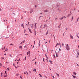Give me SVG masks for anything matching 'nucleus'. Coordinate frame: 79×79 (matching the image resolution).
I'll return each instance as SVG.
<instances>
[{"label":"nucleus","instance_id":"nucleus-15","mask_svg":"<svg viewBox=\"0 0 79 79\" xmlns=\"http://www.w3.org/2000/svg\"><path fill=\"white\" fill-rule=\"evenodd\" d=\"M33 25H34V24H31V28H32V27H33Z\"/></svg>","mask_w":79,"mask_h":79},{"label":"nucleus","instance_id":"nucleus-61","mask_svg":"<svg viewBox=\"0 0 79 79\" xmlns=\"http://www.w3.org/2000/svg\"><path fill=\"white\" fill-rule=\"evenodd\" d=\"M2 59H4V58H5V57H2Z\"/></svg>","mask_w":79,"mask_h":79},{"label":"nucleus","instance_id":"nucleus-46","mask_svg":"<svg viewBox=\"0 0 79 79\" xmlns=\"http://www.w3.org/2000/svg\"><path fill=\"white\" fill-rule=\"evenodd\" d=\"M13 66H15V64H13Z\"/></svg>","mask_w":79,"mask_h":79},{"label":"nucleus","instance_id":"nucleus-52","mask_svg":"<svg viewBox=\"0 0 79 79\" xmlns=\"http://www.w3.org/2000/svg\"><path fill=\"white\" fill-rule=\"evenodd\" d=\"M35 64H37V63L36 62H35Z\"/></svg>","mask_w":79,"mask_h":79},{"label":"nucleus","instance_id":"nucleus-57","mask_svg":"<svg viewBox=\"0 0 79 79\" xmlns=\"http://www.w3.org/2000/svg\"><path fill=\"white\" fill-rule=\"evenodd\" d=\"M59 45H61V44H60V43H59Z\"/></svg>","mask_w":79,"mask_h":79},{"label":"nucleus","instance_id":"nucleus-54","mask_svg":"<svg viewBox=\"0 0 79 79\" xmlns=\"http://www.w3.org/2000/svg\"><path fill=\"white\" fill-rule=\"evenodd\" d=\"M46 57H47V54H45Z\"/></svg>","mask_w":79,"mask_h":79},{"label":"nucleus","instance_id":"nucleus-53","mask_svg":"<svg viewBox=\"0 0 79 79\" xmlns=\"http://www.w3.org/2000/svg\"><path fill=\"white\" fill-rule=\"evenodd\" d=\"M58 28H59V29H60V26H59Z\"/></svg>","mask_w":79,"mask_h":79},{"label":"nucleus","instance_id":"nucleus-23","mask_svg":"<svg viewBox=\"0 0 79 79\" xmlns=\"http://www.w3.org/2000/svg\"><path fill=\"white\" fill-rule=\"evenodd\" d=\"M63 19V17H62V18H60L59 19L61 20V19Z\"/></svg>","mask_w":79,"mask_h":79},{"label":"nucleus","instance_id":"nucleus-5","mask_svg":"<svg viewBox=\"0 0 79 79\" xmlns=\"http://www.w3.org/2000/svg\"><path fill=\"white\" fill-rule=\"evenodd\" d=\"M55 52L56 53V57H58V56L57 55V53H56V51H55Z\"/></svg>","mask_w":79,"mask_h":79},{"label":"nucleus","instance_id":"nucleus-29","mask_svg":"<svg viewBox=\"0 0 79 79\" xmlns=\"http://www.w3.org/2000/svg\"><path fill=\"white\" fill-rule=\"evenodd\" d=\"M79 17L77 19V21L78 22H79Z\"/></svg>","mask_w":79,"mask_h":79},{"label":"nucleus","instance_id":"nucleus-2","mask_svg":"<svg viewBox=\"0 0 79 79\" xmlns=\"http://www.w3.org/2000/svg\"><path fill=\"white\" fill-rule=\"evenodd\" d=\"M4 77H7V73H6V74H4L3 75Z\"/></svg>","mask_w":79,"mask_h":79},{"label":"nucleus","instance_id":"nucleus-11","mask_svg":"<svg viewBox=\"0 0 79 79\" xmlns=\"http://www.w3.org/2000/svg\"><path fill=\"white\" fill-rule=\"evenodd\" d=\"M72 76L73 77H74V78H76V77H76V76H74L73 75Z\"/></svg>","mask_w":79,"mask_h":79},{"label":"nucleus","instance_id":"nucleus-32","mask_svg":"<svg viewBox=\"0 0 79 79\" xmlns=\"http://www.w3.org/2000/svg\"><path fill=\"white\" fill-rule=\"evenodd\" d=\"M34 45H35V41H34Z\"/></svg>","mask_w":79,"mask_h":79},{"label":"nucleus","instance_id":"nucleus-24","mask_svg":"<svg viewBox=\"0 0 79 79\" xmlns=\"http://www.w3.org/2000/svg\"><path fill=\"white\" fill-rule=\"evenodd\" d=\"M32 12H33V10H31L30 12V13H32Z\"/></svg>","mask_w":79,"mask_h":79},{"label":"nucleus","instance_id":"nucleus-44","mask_svg":"<svg viewBox=\"0 0 79 79\" xmlns=\"http://www.w3.org/2000/svg\"><path fill=\"white\" fill-rule=\"evenodd\" d=\"M43 61H44V62L45 61L44 60V58H43Z\"/></svg>","mask_w":79,"mask_h":79},{"label":"nucleus","instance_id":"nucleus-7","mask_svg":"<svg viewBox=\"0 0 79 79\" xmlns=\"http://www.w3.org/2000/svg\"><path fill=\"white\" fill-rule=\"evenodd\" d=\"M28 54H30V51H28L27 52V55H28Z\"/></svg>","mask_w":79,"mask_h":79},{"label":"nucleus","instance_id":"nucleus-25","mask_svg":"<svg viewBox=\"0 0 79 79\" xmlns=\"http://www.w3.org/2000/svg\"><path fill=\"white\" fill-rule=\"evenodd\" d=\"M5 48V47H4V48H2V50H4Z\"/></svg>","mask_w":79,"mask_h":79},{"label":"nucleus","instance_id":"nucleus-47","mask_svg":"<svg viewBox=\"0 0 79 79\" xmlns=\"http://www.w3.org/2000/svg\"><path fill=\"white\" fill-rule=\"evenodd\" d=\"M26 73H27V74L28 75V73H27V72H26Z\"/></svg>","mask_w":79,"mask_h":79},{"label":"nucleus","instance_id":"nucleus-33","mask_svg":"<svg viewBox=\"0 0 79 79\" xmlns=\"http://www.w3.org/2000/svg\"><path fill=\"white\" fill-rule=\"evenodd\" d=\"M25 35H28V34H25Z\"/></svg>","mask_w":79,"mask_h":79},{"label":"nucleus","instance_id":"nucleus-62","mask_svg":"<svg viewBox=\"0 0 79 79\" xmlns=\"http://www.w3.org/2000/svg\"><path fill=\"white\" fill-rule=\"evenodd\" d=\"M17 64H18V62H17Z\"/></svg>","mask_w":79,"mask_h":79},{"label":"nucleus","instance_id":"nucleus-45","mask_svg":"<svg viewBox=\"0 0 79 79\" xmlns=\"http://www.w3.org/2000/svg\"><path fill=\"white\" fill-rule=\"evenodd\" d=\"M40 44L39 43V47H40Z\"/></svg>","mask_w":79,"mask_h":79},{"label":"nucleus","instance_id":"nucleus-6","mask_svg":"<svg viewBox=\"0 0 79 79\" xmlns=\"http://www.w3.org/2000/svg\"><path fill=\"white\" fill-rule=\"evenodd\" d=\"M28 29L29 30V31H30V33H32V31H31V30L29 28H28Z\"/></svg>","mask_w":79,"mask_h":79},{"label":"nucleus","instance_id":"nucleus-31","mask_svg":"<svg viewBox=\"0 0 79 79\" xmlns=\"http://www.w3.org/2000/svg\"><path fill=\"white\" fill-rule=\"evenodd\" d=\"M7 71H9V68H7Z\"/></svg>","mask_w":79,"mask_h":79},{"label":"nucleus","instance_id":"nucleus-1","mask_svg":"<svg viewBox=\"0 0 79 79\" xmlns=\"http://www.w3.org/2000/svg\"><path fill=\"white\" fill-rule=\"evenodd\" d=\"M66 49L67 50H69V45L68 44H67L66 46Z\"/></svg>","mask_w":79,"mask_h":79},{"label":"nucleus","instance_id":"nucleus-10","mask_svg":"<svg viewBox=\"0 0 79 79\" xmlns=\"http://www.w3.org/2000/svg\"><path fill=\"white\" fill-rule=\"evenodd\" d=\"M44 12H48V10H44Z\"/></svg>","mask_w":79,"mask_h":79},{"label":"nucleus","instance_id":"nucleus-8","mask_svg":"<svg viewBox=\"0 0 79 79\" xmlns=\"http://www.w3.org/2000/svg\"><path fill=\"white\" fill-rule=\"evenodd\" d=\"M70 37L72 39H73V36L72 35H70Z\"/></svg>","mask_w":79,"mask_h":79},{"label":"nucleus","instance_id":"nucleus-60","mask_svg":"<svg viewBox=\"0 0 79 79\" xmlns=\"http://www.w3.org/2000/svg\"><path fill=\"white\" fill-rule=\"evenodd\" d=\"M35 8H36V7H37V6L36 5H35Z\"/></svg>","mask_w":79,"mask_h":79},{"label":"nucleus","instance_id":"nucleus-64","mask_svg":"<svg viewBox=\"0 0 79 79\" xmlns=\"http://www.w3.org/2000/svg\"><path fill=\"white\" fill-rule=\"evenodd\" d=\"M48 42H49V43H50V40H49V41H48Z\"/></svg>","mask_w":79,"mask_h":79},{"label":"nucleus","instance_id":"nucleus-59","mask_svg":"<svg viewBox=\"0 0 79 79\" xmlns=\"http://www.w3.org/2000/svg\"><path fill=\"white\" fill-rule=\"evenodd\" d=\"M64 18H66V16H64Z\"/></svg>","mask_w":79,"mask_h":79},{"label":"nucleus","instance_id":"nucleus-9","mask_svg":"<svg viewBox=\"0 0 79 79\" xmlns=\"http://www.w3.org/2000/svg\"><path fill=\"white\" fill-rule=\"evenodd\" d=\"M21 26H22V27H23V28L24 27V25H23V24H22L21 25Z\"/></svg>","mask_w":79,"mask_h":79},{"label":"nucleus","instance_id":"nucleus-55","mask_svg":"<svg viewBox=\"0 0 79 79\" xmlns=\"http://www.w3.org/2000/svg\"><path fill=\"white\" fill-rule=\"evenodd\" d=\"M24 74H26V73H25V72H24Z\"/></svg>","mask_w":79,"mask_h":79},{"label":"nucleus","instance_id":"nucleus-17","mask_svg":"<svg viewBox=\"0 0 79 79\" xmlns=\"http://www.w3.org/2000/svg\"><path fill=\"white\" fill-rule=\"evenodd\" d=\"M46 24H45V25H44V27L43 28L44 29V28H45V27H46Z\"/></svg>","mask_w":79,"mask_h":79},{"label":"nucleus","instance_id":"nucleus-4","mask_svg":"<svg viewBox=\"0 0 79 79\" xmlns=\"http://www.w3.org/2000/svg\"><path fill=\"white\" fill-rule=\"evenodd\" d=\"M37 25V23H35V28H36V25Z\"/></svg>","mask_w":79,"mask_h":79},{"label":"nucleus","instance_id":"nucleus-38","mask_svg":"<svg viewBox=\"0 0 79 79\" xmlns=\"http://www.w3.org/2000/svg\"><path fill=\"white\" fill-rule=\"evenodd\" d=\"M15 68H16V69H17V68H18V67H16V66H15Z\"/></svg>","mask_w":79,"mask_h":79},{"label":"nucleus","instance_id":"nucleus-22","mask_svg":"<svg viewBox=\"0 0 79 79\" xmlns=\"http://www.w3.org/2000/svg\"><path fill=\"white\" fill-rule=\"evenodd\" d=\"M56 75H57L59 77V76H60V75H59V74H58L57 73H56Z\"/></svg>","mask_w":79,"mask_h":79},{"label":"nucleus","instance_id":"nucleus-12","mask_svg":"<svg viewBox=\"0 0 79 79\" xmlns=\"http://www.w3.org/2000/svg\"><path fill=\"white\" fill-rule=\"evenodd\" d=\"M48 34V30L46 32V35H47Z\"/></svg>","mask_w":79,"mask_h":79},{"label":"nucleus","instance_id":"nucleus-34","mask_svg":"<svg viewBox=\"0 0 79 79\" xmlns=\"http://www.w3.org/2000/svg\"><path fill=\"white\" fill-rule=\"evenodd\" d=\"M0 66H2V63H0Z\"/></svg>","mask_w":79,"mask_h":79},{"label":"nucleus","instance_id":"nucleus-14","mask_svg":"<svg viewBox=\"0 0 79 79\" xmlns=\"http://www.w3.org/2000/svg\"><path fill=\"white\" fill-rule=\"evenodd\" d=\"M77 35L78 38H79V33H78V36L77 34Z\"/></svg>","mask_w":79,"mask_h":79},{"label":"nucleus","instance_id":"nucleus-56","mask_svg":"<svg viewBox=\"0 0 79 79\" xmlns=\"http://www.w3.org/2000/svg\"><path fill=\"white\" fill-rule=\"evenodd\" d=\"M77 54L79 55V52H77Z\"/></svg>","mask_w":79,"mask_h":79},{"label":"nucleus","instance_id":"nucleus-39","mask_svg":"<svg viewBox=\"0 0 79 79\" xmlns=\"http://www.w3.org/2000/svg\"><path fill=\"white\" fill-rule=\"evenodd\" d=\"M54 36V39H55V36H54V35H53Z\"/></svg>","mask_w":79,"mask_h":79},{"label":"nucleus","instance_id":"nucleus-30","mask_svg":"<svg viewBox=\"0 0 79 79\" xmlns=\"http://www.w3.org/2000/svg\"><path fill=\"white\" fill-rule=\"evenodd\" d=\"M20 78H21V79H23V78H22V77H21V76H20Z\"/></svg>","mask_w":79,"mask_h":79},{"label":"nucleus","instance_id":"nucleus-36","mask_svg":"<svg viewBox=\"0 0 79 79\" xmlns=\"http://www.w3.org/2000/svg\"><path fill=\"white\" fill-rule=\"evenodd\" d=\"M39 75L40 76V77H41L42 75H41V74H39Z\"/></svg>","mask_w":79,"mask_h":79},{"label":"nucleus","instance_id":"nucleus-35","mask_svg":"<svg viewBox=\"0 0 79 79\" xmlns=\"http://www.w3.org/2000/svg\"><path fill=\"white\" fill-rule=\"evenodd\" d=\"M35 33V36L36 35V32L34 33Z\"/></svg>","mask_w":79,"mask_h":79},{"label":"nucleus","instance_id":"nucleus-50","mask_svg":"<svg viewBox=\"0 0 79 79\" xmlns=\"http://www.w3.org/2000/svg\"><path fill=\"white\" fill-rule=\"evenodd\" d=\"M29 73H31V71H29Z\"/></svg>","mask_w":79,"mask_h":79},{"label":"nucleus","instance_id":"nucleus-20","mask_svg":"<svg viewBox=\"0 0 79 79\" xmlns=\"http://www.w3.org/2000/svg\"><path fill=\"white\" fill-rule=\"evenodd\" d=\"M33 71H35V72H36V69H33Z\"/></svg>","mask_w":79,"mask_h":79},{"label":"nucleus","instance_id":"nucleus-48","mask_svg":"<svg viewBox=\"0 0 79 79\" xmlns=\"http://www.w3.org/2000/svg\"><path fill=\"white\" fill-rule=\"evenodd\" d=\"M73 16H72V19H73Z\"/></svg>","mask_w":79,"mask_h":79},{"label":"nucleus","instance_id":"nucleus-51","mask_svg":"<svg viewBox=\"0 0 79 79\" xmlns=\"http://www.w3.org/2000/svg\"><path fill=\"white\" fill-rule=\"evenodd\" d=\"M28 24L29 25V22H28Z\"/></svg>","mask_w":79,"mask_h":79},{"label":"nucleus","instance_id":"nucleus-40","mask_svg":"<svg viewBox=\"0 0 79 79\" xmlns=\"http://www.w3.org/2000/svg\"><path fill=\"white\" fill-rule=\"evenodd\" d=\"M6 71H5V74H6Z\"/></svg>","mask_w":79,"mask_h":79},{"label":"nucleus","instance_id":"nucleus-28","mask_svg":"<svg viewBox=\"0 0 79 79\" xmlns=\"http://www.w3.org/2000/svg\"><path fill=\"white\" fill-rule=\"evenodd\" d=\"M23 44V42H21V43L20 44L21 45V44Z\"/></svg>","mask_w":79,"mask_h":79},{"label":"nucleus","instance_id":"nucleus-21","mask_svg":"<svg viewBox=\"0 0 79 79\" xmlns=\"http://www.w3.org/2000/svg\"><path fill=\"white\" fill-rule=\"evenodd\" d=\"M7 51H8V49L7 48H6V49L5 50V51H4V52H7Z\"/></svg>","mask_w":79,"mask_h":79},{"label":"nucleus","instance_id":"nucleus-63","mask_svg":"<svg viewBox=\"0 0 79 79\" xmlns=\"http://www.w3.org/2000/svg\"><path fill=\"white\" fill-rule=\"evenodd\" d=\"M40 40H39V44H40Z\"/></svg>","mask_w":79,"mask_h":79},{"label":"nucleus","instance_id":"nucleus-3","mask_svg":"<svg viewBox=\"0 0 79 79\" xmlns=\"http://www.w3.org/2000/svg\"><path fill=\"white\" fill-rule=\"evenodd\" d=\"M23 47L22 46H20L19 47V49H21L22 50L23 49Z\"/></svg>","mask_w":79,"mask_h":79},{"label":"nucleus","instance_id":"nucleus-49","mask_svg":"<svg viewBox=\"0 0 79 79\" xmlns=\"http://www.w3.org/2000/svg\"><path fill=\"white\" fill-rule=\"evenodd\" d=\"M77 64V66H78V67H79V65H78V64Z\"/></svg>","mask_w":79,"mask_h":79},{"label":"nucleus","instance_id":"nucleus-26","mask_svg":"<svg viewBox=\"0 0 79 79\" xmlns=\"http://www.w3.org/2000/svg\"><path fill=\"white\" fill-rule=\"evenodd\" d=\"M52 77L53 78V79H55V77H54V76H52Z\"/></svg>","mask_w":79,"mask_h":79},{"label":"nucleus","instance_id":"nucleus-19","mask_svg":"<svg viewBox=\"0 0 79 79\" xmlns=\"http://www.w3.org/2000/svg\"><path fill=\"white\" fill-rule=\"evenodd\" d=\"M69 16H71V14H69L68 15H67V17H69Z\"/></svg>","mask_w":79,"mask_h":79},{"label":"nucleus","instance_id":"nucleus-37","mask_svg":"<svg viewBox=\"0 0 79 79\" xmlns=\"http://www.w3.org/2000/svg\"><path fill=\"white\" fill-rule=\"evenodd\" d=\"M62 45L63 47H64V44H63V43H62Z\"/></svg>","mask_w":79,"mask_h":79},{"label":"nucleus","instance_id":"nucleus-13","mask_svg":"<svg viewBox=\"0 0 79 79\" xmlns=\"http://www.w3.org/2000/svg\"><path fill=\"white\" fill-rule=\"evenodd\" d=\"M59 45V43H57L56 44V46H55V47H56V46H57V45Z\"/></svg>","mask_w":79,"mask_h":79},{"label":"nucleus","instance_id":"nucleus-42","mask_svg":"<svg viewBox=\"0 0 79 79\" xmlns=\"http://www.w3.org/2000/svg\"><path fill=\"white\" fill-rule=\"evenodd\" d=\"M49 62H50V63H52V61H51V60H49Z\"/></svg>","mask_w":79,"mask_h":79},{"label":"nucleus","instance_id":"nucleus-41","mask_svg":"<svg viewBox=\"0 0 79 79\" xmlns=\"http://www.w3.org/2000/svg\"><path fill=\"white\" fill-rule=\"evenodd\" d=\"M26 60V57H25V60Z\"/></svg>","mask_w":79,"mask_h":79},{"label":"nucleus","instance_id":"nucleus-58","mask_svg":"<svg viewBox=\"0 0 79 79\" xmlns=\"http://www.w3.org/2000/svg\"><path fill=\"white\" fill-rule=\"evenodd\" d=\"M35 32H36V31H35V30L34 33H35Z\"/></svg>","mask_w":79,"mask_h":79},{"label":"nucleus","instance_id":"nucleus-18","mask_svg":"<svg viewBox=\"0 0 79 79\" xmlns=\"http://www.w3.org/2000/svg\"><path fill=\"white\" fill-rule=\"evenodd\" d=\"M57 6H60V4L59 3H58Z\"/></svg>","mask_w":79,"mask_h":79},{"label":"nucleus","instance_id":"nucleus-43","mask_svg":"<svg viewBox=\"0 0 79 79\" xmlns=\"http://www.w3.org/2000/svg\"><path fill=\"white\" fill-rule=\"evenodd\" d=\"M10 45H13V44H11Z\"/></svg>","mask_w":79,"mask_h":79},{"label":"nucleus","instance_id":"nucleus-16","mask_svg":"<svg viewBox=\"0 0 79 79\" xmlns=\"http://www.w3.org/2000/svg\"><path fill=\"white\" fill-rule=\"evenodd\" d=\"M73 73L75 75H76V74H77V73L76 72H73Z\"/></svg>","mask_w":79,"mask_h":79},{"label":"nucleus","instance_id":"nucleus-27","mask_svg":"<svg viewBox=\"0 0 79 79\" xmlns=\"http://www.w3.org/2000/svg\"><path fill=\"white\" fill-rule=\"evenodd\" d=\"M23 43H24L25 42V40H23V42H22Z\"/></svg>","mask_w":79,"mask_h":79}]
</instances>
